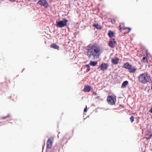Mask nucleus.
Instances as JSON below:
<instances>
[{
  "instance_id": "nucleus-19",
  "label": "nucleus",
  "mask_w": 152,
  "mask_h": 152,
  "mask_svg": "<svg viewBox=\"0 0 152 152\" xmlns=\"http://www.w3.org/2000/svg\"><path fill=\"white\" fill-rule=\"evenodd\" d=\"M142 62H145L146 61H147V58L145 57H143L142 60Z\"/></svg>"
},
{
  "instance_id": "nucleus-3",
  "label": "nucleus",
  "mask_w": 152,
  "mask_h": 152,
  "mask_svg": "<svg viewBox=\"0 0 152 152\" xmlns=\"http://www.w3.org/2000/svg\"><path fill=\"white\" fill-rule=\"evenodd\" d=\"M123 67L129 70L130 73H134L137 70V68L134 67L132 66V65L130 64L128 62H126L123 65Z\"/></svg>"
},
{
  "instance_id": "nucleus-20",
  "label": "nucleus",
  "mask_w": 152,
  "mask_h": 152,
  "mask_svg": "<svg viewBox=\"0 0 152 152\" xmlns=\"http://www.w3.org/2000/svg\"><path fill=\"white\" fill-rule=\"evenodd\" d=\"M130 120L132 123H133L134 121V117L133 116H131V117L130 118Z\"/></svg>"
},
{
  "instance_id": "nucleus-6",
  "label": "nucleus",
  "mask_w": 152,
  "mask_h": 152,
  "mask_svg": "<svg viewBox=\"0 0 152 152\" xmlns=\"http://www.w3.org/2000/svg\"><path fill=\"white\" fill-rule=\"evenodd\" d=\"M119 31L122 32V30H125L126 31L124 32V34L129 33L131 31V29L129 27H125L124 26V24L123 23H121L119 26Z\"/></svg>"
},
{
  "instance_id": "nucleus-24",
  "label": "nucleus",
  "mask_w": 152,
  "mask_h": 152,
  "mask_svg": "<svg viewBox=\"0 0 152 152\" xmlns=\"http://www.w3.org/2000/svg\"><path fill=\"white\" fill-rule=\"evenodd\" d=\"M96 98L98 99H99L100 100H102V99L101 98V97L100 96H97L96 97Z\"/></svg>"
},
{
  "instance_id": "nucleus-4",
  "label": "nucleus",
  "mask_w": 152,
  "mask_h": 152,
  "mask_svg": "<svg viewBox=\"0 0 152 152\" xmlns=\"http://www.w3.org/2000/svg\"><path fill=\"white\" fill-rule=\"evenodd\" d=\"M115 96H108L107 98V101L109 104L113 105L115 104L116 102Z\"/></svg>"
},
{
  "instance_id": "nucleus-1",
  "label": "nucleus",
  "mask_w": 152,
  "mask_h": 152,
  "mask_svg": "<svg viewBox=\"0 0 152 152\" xmlns=\"http://www.w3.org/2000/svg\"><path fill=\"white\" fill-rule=\"evenodd\" d=\"M87 52L89 58H99L102 52L100 45L95 43L90 44L87 47Z\"/></svg>"
},
{
  "instance_id": "nucleus-18",
  "label": "nucleus",
  "mask_w": 152,
  "mask_h": 152,
  "mask_svg": "<svg viewBox=\"0 0 152 152\" xmlns=\"http://www.w3.org/2000/svg\"><path fill=\"white\" fill-rule=\"evenodd\" d=\"M86 66L87 68L86 70V72H88L90 70V67L89 64L86 65Z\"/></svg>"
},
{
  "instance_id": "nucleus-17",
  "label": "nucleus",
  "mask_w": 152,
  "mask_h": 152,
  "mask_svg": "<svg viewBox=\"0 0 152 152\" xmlns=\"http://www.w3.org/2000/svg\"><path fill=\"white\" fill-rule=\"evenodd\" d=\"M97 62L96 61H91L89 63V64L91 66H95L97 64Z\"/></svg>"
},
{
  "instance_id": "nucleus-11",
  "label": "nucleus",
  "mask_w": 152,
  "mask_h": 152,
  "mask_svg": "<svg viewBox=\"0 0 152 152\" xmlns=\"http://www.w3.org/2000/svg\"><path fill=\"white\" fill-rule=\"evenodd\" d=\"M119 59L117 57H115L113 58L111 60V62L114 65H116L119 63Z\"/></svg>"
},
{
  "instance_id": "nucleus-16",
  "label": "nucleus",
  "mask_w": 152,
  "mask_h": 152,
  "mask_svg": "<svg viewBox=\"0 0 152 152\" xmlns=\"http://www.w3.org/2000/svg\"><path fill=\"white\" fill-rule=\"evenodd\" d=\"M93 26L98 29H100L102 28L101 26L98 24H94L93 25Z\"/></svg>"
},
{
  "instance_id": "nucleus-25",
  "label": "nucleus",
  "mask_w": 152,
  "mask_h": 152,
  "mask_svg": "<svg viewBox=\"0 0 152 152\" xmlns=\"http://www.w3.org/2000/svg\"><path fill=\"white\" fill-rule=\"evenodd\" d=\"M87 106H86V107L84 109V112H86L87 111Z\"/></svg>"
},
{
  "instance_id": "nucleus-9",
  "label": "nucleus",
  "mask_w": 152,
  "mask_h": 152,
  "mask_svg": "<svg viewBox=\"0 0 152 152\" xmlns=\"http://www.w3.org/2000/svg\"><path fill=\"white\" fill-rule=\"evenodd\" d=\"M37 4L44 6L46 8H47L48 6V3L45 0H40L38 1Z\"/></svg>"
},
{
  "instance_id": "nucleus-10",
  "label": "nucleus",
  "mask_w": 152,
  "mask_h": 152,
  "mask_svg": "<svg viewBox=\"0 0 152 152\" xmlns=\"http://www.w3.org/2000/svg\"><path fill=\"white\" fill-rule=\"evenodd\" d=\"M108 66V64L107 63H103L99 66V67L100 68L101 70L104 71L107 69Z\"/></svg>"
},
{
  "instance_id": "nucleus-27",
  "label": "nucleus",
  "mask_w": 152,
  "mask_h": 152,
  "mask_svg": "<svg viewBox=\"0 0 152 152\" xmlns=\"http://www.w3.org/2000/svg\"><path fill=\"white\" fill-rule=\"evenodd\" d=\"M10 1H12V2H14L16 0H10Z\"/></svg>"
},
{
  "instance_id": "nucleus-7",
  "label": "nucleus",
  "mask_w": 152,
  "mask_h": 152,
  "mask_svg": "<svg viewBox=\"0 0 152 152\" xmlns=\"http://www.w3.org/2000/svg\"><path fill=\"white\" fill-rule=\"evenodd\" d=\"M54 141V137H49L47 142V148L50 149L52 148Z\"/></svg>"
},
{
  "instance_id": "nucleus-2",
  "label": "nucleus",
  "mask_w": 152,
  "mask_h": 152,
  "mask_svg": "<svg viewBox=\"0 0 152 152\" xmlns=\"http://www.w3.org/2000/svg\"><path fill=\"white\" fill-rule=\"evenodd\" d=\"M150 78V76L147 72L140 74L138 77L139 82L143 84H145L149 82Z\"/></svg>"
},
{
  "instance_id": "nucleus-12",
  "label": "nucleus",
  "mask_w": 152,
  "mask_h": 152,
  "mask_svg": "<svg viewBox=\"0 0 152 152\" xmlns=\"http://www.w3.org/2000/svg\"><path fill=\"white\" fill-rule=\"evenodd\" d=\"M92 89V88L91 86L86 85L84 86L83 90L85 92H90L91 90Z\"/></svg>"
},
{
  "instance_id": "nucleus-21",
  "label": "nucleus",
  "mask_w": 152,
  "mask_h": 152,
  "mask_svg": "<svg viewBox=\"0 0 152 152\" xmlns=\"http://www.w3.org/2000/svg\"><path fill=\"white\" fill-rule=\"evenodd\" d=\"M10 117V115H8L6 116L2 117L1 118L3 119H4Z\"/></svg>"
},
{
  "instance_id": "nucleus-8",
  "label": "nucleus",
  "mask_w": 152,
  "mask_h": 152,
  "mask_svg": "<svg viewBox=\"0 0 152 152\" xmlns=\"http://www.w3.org/2000/svg\"><path fill=\"white\" fill-rule=\"evenodd\" d=\"M108 45L111 48H114L117 45V42L115 39H111L108 42Z\"/></svg>"
},
{
  "instance_id": "nucleus-13",
  "label": "nucleus",
  "mask_w": 152,
  "mask_h": 152,
  "mask_svg": "<svg viewBox=\"0 0 152 152\" xmlns=\"http://www.w3.org/2000/svg\"><path fill=\"white\" fill-rule=\"evenodd\" d=\"M50 47L54 49H56L58 50H59V46L57 45L54 43L51 44L50 45Z\"/></svg>"
},
{
  "instance_id": "nucleus-23",
  "label": "nucleus",
  "mask_w": 152,
  "mask_h": 152,
  "mask_svg": "<svg viewBox=\"0 0 152 152\" xmlns=\"http://www.w3.org/2000/svg\"><path fill=\"white\" fill-rule=\"evenodd\" d=\"M152 137V134H151L148 137H147L146 138L147 139H150Z\"/></svg>"
},
{
  "instance_id": "nucleus-5",
  "label": "nucleus",
  "mask_w": 152,
  "mask_h": 152,
  "mask_svg": "<svg viewBox=\"0 0 152 152\" xmlns=\"http://www.w3.org/2000/svg\"><path fill=\"white\" fill-rule=\"evenodd\" d=\"M68 21V20L64 18L63 20L56 22V26L60 28L64 27L66 25L67 22Z\"/></svg>"
},
{
  "instance_id": "nucleus-14",
  "label": "nucleus",
  "mask_w": 152,
  "mask_h": 152,
  "mask_svg": "<svg viewBox=\"0 0 152 152\" xmlns=\"http://www.w3.org/2000/svg\"><path fill=\"white\" fill-rule=\"evenodd\" d=\"M108 35L110 37H112L115 36V33L111 31L110 30L108 31Z\"/></svg>"
},
{
  "instance_id": "nucleus-26",
  "label": "nucleus",
  "mask_w": 152,
  "mask_h": 152,
  "mask_svg": "<svg viewBox=\"0 0 152 152\" xmlns=\"http://www.w3.org/2000/svg\"><path fill=\"white\" fill-rule=\"evenodd\" d=\"M93 94L95 95V96H96L97 95V94L95 92H93Z\"/></svg>"
},
{
  "instance_id": "nucleus-15",
  "label": "nucleus",
  "mask_w": 152,
  "mask_h": 152,
  "mask_svg": "<svg viewBox=\"0 0 152 152\" xmlns=\"http://www.w3.org/2000/svg\"><path fill=\"white\" fill-rule=\"evenodd\" d=\"M128 84V82L127 81H124L122 84L121 85L122 88H125Z\"/></svg>"
},
{
  "instance_id": "nucleus-22",
  "label": "nucleus",
  "mask_w": 152,
  "mask_h": 152,
  "mask_svg": "<svg viewBox=\"0 0 152 152\" xmlns=\"http://www.w3.org/2000/svg\"><path fill=\"white\" fill-rule=\"evenodd\" d=\"M111 22L113 24H114L115 22V19H111Z\"/></svg>"
}]
</instances>
